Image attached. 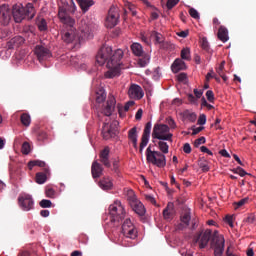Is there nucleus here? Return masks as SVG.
<instances>
[{
	"mask_svg": "<svg viewBox=\"0 0 256 256\" xmlns=\"http://www.w3.org/2000/svg\"><path fill=\"white\" fill-rule=\"evenodd\" d=\"M123 51L121 49L116 50L114 53L109 46H103L96 56L97 63L102 66L106 63V67L109 69L105 73L106 78H113L120 75L121 59L123 58Z\"/></svg>",
	"mask_w": 256,
	"mask_h": 256,
	"instance_id": "obj_1",
	"label": "nucleus"
},
{
	"mask_svg": "<svg viewBox=\"0 0 256 256\" xmlns=\"http://www.w3.org/2000/svg\"><path fill=\"white\" fill-rule=\"evenodd\" d=\"M209 241L212 249H214V256H222L225 250V238L219 231L212 233L211 229H206L205 232L200 231L194 237V243H198L200 249H205Z\"/></svg>",
	"mask_w": 256,
	"mask_h": 256,
	"instance_id": "obj_2",
	"label": "nucleus"
},
{
	"mask_svg": "<svg viewBox=\"0 0 256 256\" xmlns=\"http://www.w3.org/2000/svg\"><path fill=\"white\" fill-rule=\"evenodd\" d=\"M70 30L62 35V40L69 44L76 42H83L93 38V24L90 22L89 18H83L78 26V32L75 33V24L69 26Z\"/></svg>",
	"mask_w": 256,
	"mask_h": 256,
	"instance_id": "obj_3",
	"label": "nucleus"
},
{
	"mask_svg": "<svg viewBox=\"0 0 256 256\" xmlns=\"http://www.w3.org/2000/svg\"><path fill=\"white\" fill-rule=\"evenodd\" d=\"M159 151H152L151 147L149 146L146 150V157L148 163H152V165L158 168H165L166 166V156L169 153V146L166 142L159 141L158 142Z\"/></svg>",
	"mask_w": 256,
	"mask_h": 256,
	"instance_id": "obj_4",
	"label": "nucleus"
},
{
	"mask_svg": "<svg viewBox=\"0 0 256 256\" xmlns=\"http://www.w3.org/2000/svg\"><path fill=\"white\" fill-rule=\"evenodd\" d=\"M58 17L61 23L67 27H73L75 25V19L71 18L69 14H74L77 11L75 1L73 0H58Z\"/></svg>",
	"mask_w": 256,
	"mask_h": 256,
	"instance_id": "obj_5",
	"label": "nucleus"
},
{
	"mask_svg": "<svg viewBox=\"0 0 256 256\" xmlns=\"http://www.w3.org/2000/svg\"><path fill=\"white\" fill-rule=\"evenodd\" d=\"M12 17L15 23H21L23 20H32L36 16V9L33 3H27L24 7L23 4H14L11 10Z\"/></svg>",
	"mask_w": 256,
	"mask_h": 256,
	"instance_id": "obj_6",
	"label": "nucleus"
},
{
	"mask_svg": "<svg viewBox=\"0 0 256 256\" xmlns=\"http://www.w3.org/2000/svg\"><path fill=\"white\" fill-rule=\"evenodd\" d=\"M109 214L113 223H120L126 216L124 206L118 200L109 206Z\"/></svg>",
	"mask_w": 256,
	"mask_h": 256,
	"instance_id": "obj_7",
	"label": "nucleus"
},
{
	"mask_svg": "<svg viewBox=\"0 0 256 256\" xmlns=\"http://www.w3.org/2000/svg\"><path fill=\"white\" fill-rule=\"evenodd\" d=\"M153 139L159 141H172L173 134L170 133V127L165 124H156L152 133Z\"/></svg>",
	"mask_w": 256,
	"mask_h": 256,
	"instance_id": "obj_8",
	"label": "nucleus"
},
{
	"mask_svg": "<svg viewBox=\"0 0 256 256\" xmlns=\"http://www.w3.org/2000/svg\"><path fill=\"white\" fill-rule=\"evenodd\" d=\"M128 201L130 204V207L132 208V210L140 217L144 216L146 213V209L144 207V205L142 204L141 201H139L133 190L129 191V195H128Z\"/></svg>",
	"mask_w": 256,
	"mask_h": 256,
	"instance_id": "obj_9",
	"label": "nucleus"
},
{
	"mask_svg": "<svg viewBox=\"0 0 256 256\" xmlns=\"http://www.w3.org/2000/svg\"><path fill=\"white\" fill-rule=\"evenodd\" d=\"M119 18H120L119 8H116L115 6H111L105 20V26L109 29L114 28L118 24Z\"/></svg>",
	"mask_w": 256,
	"mask_h": 256,
	"instance_id": "obj_10",
	"label": "nucleus"
},
{
	"mask_svg": "<svg viewBox=\"0 0 256 256\" xmlns=\"http://www.w3.org/2000/svg\"><path fill=\"white\" fill-rule=\"evenodd\" d=\"M137 233V229L131 220L129 218L125 219L124 223L122 224V234L124 237L134 240L137 237Z\"/></svg>",
	"mask_w": 256,
	"mask_h": 256,
	"instance_id": "obj_11",
	"label": "nucleus"
},
{
	"mask_svg": "<svg viewBox=\"0 0 256 256\" xmlns=\"http://www.w3.org/2000/svg\"><path fill=\"white\" fill-rule=\"evenodd\" d=\"M34 53L39 62L45 61L48 58L52 57V52L50 48L43 43L35 46Z\"/></svg>",
	"mask_w": 256,
	"mask_h": 256,
	"instance_id": "obj_12",
	"label": "nucleus"
},
{
	"mask_svg": "<svg viewBox=\"0 0 256 256\" xmlns=\"http://www.w3.org/2000/svg\"><path fill=\"white\" fill-rule=\"evenodd\" d=\"M18 203L20 208L25 212H29L34 209V199L30 194L20 195L18 197Z\"/></svg>",
	"mask_w": 256,
	"mask_h": 256,
	"instance_id": "obj_13",
	"label": "nucleus"
},
{
	"mask_svg": "<svg viewBox=\"0 0 256 256\" xmlns=\"http://www.w3.org/2000/svg\"><path fill=\"white\" fill-rule=\"evenodd\" d=\"M12 19V10L7 4L0 6V24L3 26L9 25Z\"/></svg>",
	"mask_w": 256,
	"mask_h": 256,
	"instance_id": "obj_14",
	"label": "nucleus"
},
{
	"mask_svg": "<svg viewBox=\"0 0 256 256\" xmlns=\"http://www.w3.org/2000/svg\"><path fill=\"white\" fill-rule=\"evenodd\" d=\"M151 128H152V123L148 122L145 125L144 132H143V135H142V138H141L140 147H139V152H140L141 155L143 153V149H145V147L149 143Z\"/></svg>",
	"mask_w": 256,
	"mask_h": 256,
	"instance_id": "obj_15",
	"label": "nucleus"
},
{
	"mask_svg": "<svg viewBox=\"0 0 256 256\" xmlns=\"http://www.w3.org/2000/svg\"><path fill=\"white\" fill-rule=\"evenodd\" d=\"M115 105H116V99L113 95H109L108 96V100L106 102V105L104 106L103 108V111L102 113L105 115V116H111L112 115V112L114 111L115 109Z\"/></svg>",
	"mask_w": 256,
	"mask_h": 256,
	"instance_id": "obj_16",
	"label": "nucleus"
},
{
	"mask_svg": "<svg viewBox=\"0 0 256 256\" xmlns=\"http://www.w3.org/2000/svg\"><path fill=\"white\" fill-rule=\"evenodd\" d=\"M129 97L132 99L140 100L144 96V92L139 85L132 84L128 91Z\"/></svg>",
	"mask_w": 256,
	"mask_h": 256,
	"instance_id": "obj_17",
	"label": "nucleus"
},
{
	"mask_svg": "<svg viewBox=\"0 0 256 256\" xmlns=\"http://www.w3.org/2000/svg\"><path fill=\"white\" fill-rule=\"evenodd\" d=\"M109 155H110V148L108 146H106L99 153V161H100V163H102V165L105 168H108V169L111 167V163H110V160H109Z\"/></svg>",
	"mask_w": 256,
	"mask_h": 256,
	"instance_id": "obj_18",
	"label": "nucleus"
},
{
	"mask_svg": "<svg viewBox=\"0 0 256 256\" xmlns=\"http://www.w3.org/2000/svg\"><path fill=\"white\" fill-rule=\"evenodd\" d=\"M91 174L94 180L99 179L103 175V166L97 160L92 163Z\"/></svg>",
	"mask_w": 256,
	"mask_h": 256,
	"instance_id": "obj_19",
	"label": "nucleus"
},
{
	"mask_svg": "<svg viewBox=\"0 0 256 256\" xmlns=\"http://www.w3.org/2000/svg\"><path fill=\"white\" fill-rule=\"evenodd\" d=\"M190 221H191V214L189 211H185L181 215V223L178 224L177 229L180 231L185 230L186 228H188Z\"/></svg>",
	"mask_w": 256,
	"mask_h": 256,
	"instance_id": "obj_20",
	"label": "nucleus"
},
{
	"mask_svg": "<svg viewBox=\"0 0 256 256\" xmlns=\"http://www.w3.org/2000/svg\"><path fill=\"white\" fill-rule=\"evenodd\" d=\"M102 136L106 141L115 136V129L112 128L108 123H104L102 127Z\"/></svg>",
	"mask_w": 256,
	"mask_h": 256,
	"instance_id": "obj_21",
	"label": "nucleus"
},
{
	"mask_svg": "<svg viewBox=\"0 0 256 256\" xmlns=\"http://www.w3.org/2000/svg\"><path fill=\"white\" fill-rule=\"evenodd\" d=\"M98 186L103 190V191H110L113 188V183L110 177H103L100 179L98 182Z\"/></svg>",
	"mask_w": 256,
	"mask_h": 256,
	"instance_id": "obj_22",
	"label": "nucleus"
},
{
	"mask_svg": "<svg viewBox=\"0 0 256 256\" xmlns=\"http://www.w3.org/2000/svg\"><path fill=\"white\" fill-rule=\"evenodd\" d=\"M128 139H130V141L132 142L134 149H138V133L136 127H133L129 130Z\"/></svg>",
	"mask_w": 256,
	"mask_h": 256,
	"instance_id": "obj_23",
	"label": "nucleus"
},
{
	"mask_svg": "<svg viewBox=\"0 0 256 256\" xmlns=\"http://www.w3.org/2000/svg\"><path fill=\"white\" fill-rule=\"evenodd\" d=\"M171 69L174 73H178L179 71L186 69V64L182 59H176Z\"/></svg>",
	"mask_w": 256,
	"mask_h": 256,
	"instance_id": "obj_24",
	"label": "nucleus"
},
{
	"mask_svg": "<svg viewBox=\"0 0 256 256\" xmlns=\"http://www.w3.org/2000/svg\"><path fill=\"white\" fill-rule=\"evenodd\" d=\"M218 40L223 43H226L229 40L228 30L225 26H220V28H218Z\"/></svg>",
	"mask_w": 256,
	"mask_h": 256,
	"instance_id": "obj_25",
	"label": "nucleus"
},
{
	"mask_svg": "<svg viewBox=\"0 0 256 256\" xmlns=\"http://www.w3.org/2000/svg\"><path fill=\"white\" fill-rule=\"evenodd\" d=\"M78 4L82 10L83 13H87L89 11V8L94 5L93 0H78Z\"/></svg>",
	"mask_w": 256,
	"mask_h": 256,
	"instance_id": "obj_26",
	"label": "nucleus"
},
{
	"mask_svg": "<svg viewBox=\"0 0 256 256\" xmlns=\"http://www.w3.org/2000/svg\"><path fill=\"white\" fill-rule=\"evenodd\" d=\"M34 167H40V168H45L46 167V162L41 161V160H32L28 162V169L30 171L33 170Z\"/></svg>",
	"mask_w": 256,
	"mask_h": 256,
	"instance_id": "obj_27",
	"label": "nucleus"
},
{
	"mask_svg": "<svg viewBox=\"0 0 256 256\" xmlns=\"http://www.w3.org/2000/svg\"><path fill=\"white\" fill-rule=\"evenodd\" d=\"M131 50L135 56L141 57L144 54L143 48L139 43H133Z\"/></svg>",
	"mask_w": 256,
	"mask_h": 256,
	"instance_id": "obj_28",
	"label": "nucleus"
},
{
	"mask_svg": "<svg viewBox=\"0 0 256 256\" xmlns=\"http://www.w3.org/2000/svg\"><path fill=\"white\" fill-rule=\"evenodd\" d=\"M125 13L126 14L130 13L133 17H135L137 15L136 6H134L133 3L126 1L125 2Z\"/></svg>",
	"mask_w": 256,
	"mask_h": 256,
	"instance_id": "obj_29",
	"label": "nucleus"
},
{
	"mask_svg": "<svg viewBox=\"0 0 256 256\" xmlns=\"http://www.w3.org/2000/svg\"><path fill=\"white\" fill-rule=\"evenodd\" d=\"M198 167H200L204 173H207L210 170L209 162L205 158H200V160H198Z\"/></svg>",
	"mask_w": 256,
	"mask_h": 256,
	"instance_id": "obj_30",
	"label": "nucleus"
},
{
	"mask_svg": "<svg viewBox=\"0 0 256 256\" xmlns=\"http://www.w3.org/2000/svg\"><path fill=\"white\" fill-rule=\"evenodd\" d=\"M20 121L24 126L29 127L32 121L30 114L28 113L21 114Z\"/></svg>",
	"mask_w": 256,
	"mask_h": 256,
	"instance_id": "obj_31",
	"label": "nucleus"
},
{
	"mask_svg": "<svg viewBox=\"0 0 256 256\" xmlns=\"http://www.w3.org/2000/svg\"><path fill=\"white\" fill-rule=\"evenodd\" d=\"M36 183L43 185L47 182V175L43 172H38L35 177Z\"/></svg>",
	"mask_w": 256,
	"mask_h": 256,
	"instance_id": "obj_32",
	"label": "nucleus"
},
{
	"mask_svg": "<svg viewBox=\"0 0 256 256\" xmlns=\"http://www.w3.org/2000/svg\"><path fill=\"white\" fill-rule=\"evenodd\" d=\"M173 204L169 203L168 206L163 211V217L165 220H170L172 218Z\"/></svg>",
	"mask_w": 256,
	"mask_h": 256,
	"instance_id": "obj_33",
	"label": "nucleus"
},
{
	"mask_svg": "<svg viewBox=\"0 0 256 256\" xmlns=\"http://www.w3.org/2000/svg\"><path fill=\"white\" fill-rule=\"evenodd\" d=\"M134 104H135L134 101H129V102H127V103L125 104L124 107L118 106L119 115H120L121 117H123V116H124L123 111H124V112L129 111L130 107H132Z\"/></svg>",
	"mask_w": 256,
	"mask_h": 256,
	"instance_id": "obj_34",
	"label": "nucleus"
},
{
	"mask_svg": "<svg viewBox=\"0 0 256 256\" xmlns=\"http://www.w3.org/2000/svg\"><path fill=\"white\" fill-rule=\"evenodd\" d=\"M38 29L41 32H45L48 31V24H47V20H45V18H41V20H39V22L37 23Z\"/></svg>",
	"mask_w": 256,
	"mask_h": 256,
	"instance_id": "obj_35",
	"label": "nucleus"
},
{
	"mask_svg": "<svg viewBox=\"0 0 256 256\" xmlns=\"http://www.w3.org/2000/svg\"><path fill=\"white\" fill-rule=\"evenodd\" d=\"M183 114L184 117L191 122H195L197 119V115L194 112H190L189 110H186Z\"/></svg>",
	"mask_w": 256,
	"mask_h": 256,
	"instance_id": "obj_36",
	"label": "nucleus"
},
{
	"mask_svg": "<svg viewBox=\"0 0 256 256\" xmlns=\"http://www.w3.org/2000/svg\"><path fill=\"white\" fill-rule=\"evenodd\" d=\"M151 37L155 39V42L157 44H161L164 42V37L160 33H157L156 31H153L151 33Z\"/></svg>",
	"mask_w": 256,
	"mask_h": 256,
	"instance_id": "obj_37",
	"label": "nucleus"
},
{
	"mask_svg": "<svg viewBox=\"0 0 256 256\" xmlns=\"http://www.w3.org/2000/svg\"><path fill=\"white\" fill-rule=\"evenodd\" d=\"M39 206L43 209H47V208H52L53 206V203L51 200H48V199H42L40 202H39Z\"/></svg>",
	"mask_w": 256,
	"mask_h": 256,
	"instance_id": "obj_38",
	"label": "nucleus"
},
{
	"mask_svg": "<svg viewBox=\"0 0 256 256\" xmlns=\"http://www.w3.org/2000/svg\"><path fill=\"white\" fill-rule=\"evenodd\" d=\"M30 151H31V146H30V144H29L28 142H24V143L22 144V147H21V153H22L23 155H29Z\"/></svg>",
	"mask_w": 256,
	"mask_h": 256,
	"instance_id": "obj_39",
	"label": "nucleus"
},
{
	"mask_svg": "<svg viewBox=\"0 0 256 256\" xmlns=\"http://www.w3.org/2000/svg\"><path fill=\"white\" fill-rule=\"evenodd\" d=\"M181 58H182V60H186V61H189L191 59L190 50L188 48L182 50Z\"/></svg>",
	"mask_w": 256,
	"mask_h": 256,
	"instance_id": "obj_40",
	"label": "nucleus"
},
{
	"mask_svg": "<svg viewBox=\"0 0 256 256\" xmlns=\"http://www.w3.org/2000/svg\"><path fill=\"white\" fill-rule=\"evenodd\" d=\"M200 46L202 47V49H204L207 52L210 50V46L207 38H202V40H200Z\"/></svg>",
	"mask_w": 256,
	"mask_h": 256,
	"instance_id": "obj_41",
	"label": "nucleus"
},
{
	"mask_svg": "<svg viewBox=\"0 0 256 256\" xmlns=\"http://www.w3.org/2000/svg\"><path fill=\"white\" fill-rule=\"evenodd\" d=\"M20 40V41H23V38H20V37H16V38H13L12 40H10L8 43H7V47L8 49H14V47L16 46V42Z\"/></svg>",
	"mask_w": 256,
	"mask_h": 256,
	"instance_id": "obj_42",
	"label": "nucleus"
},
{
	"mask_svg": "<svg viewBox=\"0 0 256 256\" xmlns=\"http://www.w3.org/2000/svg\"><path fill=\"white\" fill-rule=\"evenodd\" d=\"M45 194H46L47 198L53 199V198H55L56 192L53 188H47L45 191Z\"/></svg>",
	"mask_w": 256,
	"mask_h": 256,
	"instance_id": "obj_43",
	"label": "nucleus"
},
{
	"mask_svg": "<svg viewBox=\"0 0 256 256\" xmlns=\"http://www.w3.org/2000/svg\"><path fill=\"white\" fill-rule=\"evenodd\" d=\"M189 14L192 18H194L196 20L200 19V14L197 10H195V8H190Z\"/></svg>",
	"mask_w": 256,
	"mask_h": 256,
	"instance_id": "obj_44",
	"label": "nucleus"
},
{
	"mask_svg": "<svg viewBox=\"0 0 256 256\" xmlns=\"http://www.w3.org/2000/svg\"><path fill=\"white\" fill-rule=\"evenodd\" d=\"M234 217L232 215L225 216V222L229 225L230 228H234Z\"/></svg>",
	"mask_w": 256,
	"mask_h": 256,
	"instance_id": "obj_45",
	"label": "nucleus"
},
{
	"mask_svg": "<svg viewBox=\"0 0 256 256\" xmlns=\"http://www.w3.org/2000/svg\"><path fill=\"white\" fill-rule=\"evenodd\" d=\"M245 223L247 224H254L256 221V217L254 214H249L246 218H245Z\"/></svg>",
	"mask_w": 256,
	"mask_h": 256,
	"instance_id": "obj_46",
	"label": "nucleus"
},
{
	"mask_svg": "<svg viewBox=\"0 0 256 256\" xmlns=\"http://www.w3.org/2000/svg\"><path fill=\"white\" fill-rule=\"evenodd\" d=\"M166 122L168 123V125L170 126L169 128H172V129H175L177 128V124L175 122V120L169 116L167 119H166Z\"/></svg>",
	"mask_w": 256,
	"mask_h": 256,
	"instance_id": "obj_47",
	"label": "nucleus"
},
{
	"mask_svg": "<svg viewBox=\"0 0 256 256\" xmlns=\"http://www.w3.org/2000/svg\"><path fill=\"white\" fill-rule=\"evenodd\" d=\"M178 3H179V0H168L166 6H167L168 10H171V9H173Z\"/></svg>",
	"mask_w": 256,
	"mask_h": 256,
	"instance_id": "obj_48",
	"label": "nucleus"
},
{
	"mask_svg": "<svg viewBox=\"0 0 256 256\" xmlns=\"http://www.w3.org/2000/svg\"><path fill=\"white\" fill-rule=\"evenodd\" d=\"M105 99H106V94L104 92L97 93V96H96L97 103H102L104 102Z\"/></svg>",
	"mask_w": 256,
	"mask_h": 256,
	"instance_id": "obj_49",
	"label": "nucleus"
},
{
	"mask_svg": "<svg viewBox=\"0 0 256 256\" xmlns=\"http://www.w3.org/2000/svg\"><path fill=\"white\" fill-rule=\"evenodd\" d=\"M149 60H150V58L149 57H145V58H143V59H139V61H138V65L140 66V67H146V65L149 63Z\"/></svg>",
	"mask_w": 256,
	"mask_h": 256,
	"instance_id": "obj_50",
	"label": "nucleus"
},
{
	"mask_svg": "<svg viewBox=\"0 0 256 256\" xmlns=\"http://www.w3.org/2000/svg\"><path fill=\"white\" fill-rule=\"evenodd\" d=\"M206 99H208L210 101V103L214 102L215 96H214L213 91H211V90L206 91Z\"/></svg>",
	"mask_w": 256,
	"mask_h": 256,
	"instance_id": "obj_51",
	"label": "nucleus"
},
{
	"mask_svg": "<svg viewBox=\"0 0 256 256\" xmlns=\"http://www.w3.org/2000/svg\"><path fill=\"white\" fill-rule=\"evenodd\" d=\"M207 122V116L205 114H200V117H198V124L204 125Z\"/></svg>",
	"mask_w": 256,
	"mask_h": 256,
	"instance_id": "obj_52",
	"label": "nucleus"
},
{
	"mask_svg": "<svg viewBox=\"0 0 256 256\" xmlns=\"http://www.w3.org/2000/svg\"><path fill=\"white\" fill-rule=\"evenodd\" d=\"M249 201V198L248 197H245L241 200H239L238 202H236V206L237 207H243L244 205H246Z\"/></svg>",
	"mask_w": 256,
	"mask_h": 256,
	"instance_id": "obj_53",
	"label": "nucleus"
},
{
	"mask_svg": "<svg viewBox=\"0 0 256 256\" xmlns=\"http://www.w3.org/2000/svg\"><path fill=\"white\" fill-rule=\"evenodd\" d=\"M204 143H206V138L202 136L195 140V147H199V145H204Z\"/></svg>",
	"mask_w": 256,
	"mask_h": 256,
	"instance_id": "obj_54",
	"label": "nucleus"
},
{
	"mask_svg": "<svg viewBox=\"0 0 256 256\" xmlns=\"http://www.w3.org/2000/svg\"><path fill=\"white\" fill-rule=\"evenodd\" d=\"M48 135L46 132L41 131L38 133V141H45L47 139Z\"/></svg>",
	"mask_w": 256,
	"mask_h": 256,
	"instance_id": "obj_55",
	"label": "nucleus"
},
{
	"mask_svg": "<svg viewBox=\"0 0 256 256\" xmlns=\"http://www.w3.org/2000/svg\"><path fill=\"white\" fill-rule=\"evenodd\" d=\"M183 151L189 155L192 151L191 145L189 143L184 144Z\"/></svg>",
	"mask_w": 256,
	"mask_h": 256,
	"instance_id": "obj_56",
	"label": "nucleus"
},
{
	"mask_svg": "<svg viewBox=\"0 0 256 256\" xmlns=\"http://www.w3.org/2000/svg\"><path fill=\"white\" fill-rule=\"evenodd\" d=\"M200 151H202V153H207L208 155L213 156V152L206 146L200 147Z\"/></svg>",
	"mask_w": 256,
	"mask_h": 256,
	"instance_id": "obj_57",
	"label": "nucleus"
},
{
	"mask_svg": "<svg viewBox=\"0 0 256 256\" xmlns=\"http://www.w3.org/2000/svg\"><path fill=\"white\" fill-rule=\"evenodd\" d=\"M194 94L196 95V99H200L203 95V90L194 89Z\"/></svg>",
	"mask_w": 256,
	"mask_h": 256,
	"instance_id": "obj_58",
	"label": "nucleus"
},
{
	"mask_svg": "<svg viewBox=\"0 0 256 256\" xmlns=\"http://www.w3.org/2000/svg\"><path fill=\"white\" fill-rule=\"evenodd\" d=\"M202 130H204V127L203 126H200V127H194L193 128V133L192 135H197L198 133H200Z\"/></svg>",
	"mask_w": 256,
	"mask_h": 256,
	"instance_id": "obj_59",
	"label": "nucleus"
},
{
	"mask_svg": "<svg viewBox=\"0 0 256 256\" xmlns=\"http://www.w3.org/2000/svg\"><path fill=\"white\" fill-rule=\"evenodd\" d=\"M220 155H222V157H226L227 159H229V157H231L230 154L228 153V151L225 149L220 150Z\"/></svg>",
	"mask_w": 256,
	"mask_h": 256,
	"instance_id": "obj_60",
	"label": "nucleus"
},
{
	"mask_svg": "<svg viewBox=\"0 0 256 256\" xmlns=\"http://www.w3.org/2000/svg\"><path fill=\"white\" fill-rule=\"evenodd\" d=\"M188 100L193 104L197 102V98L193 94H188Z\"/></svg>",
	"mask_w": 256,
	"mask_h": 256,
	"instance_id": "obj_61",
	"label": "nucleus"
},
{
	"mask_svg": "<svg viewBox=\"0 0 256 256\" xmlns=\"http://www.w3.org/2000/svg\"><path fill=\"white\" fill-rule=\"evenodd\" d=\"M142 115H143V110L142 109H139L135 115V118L136 120H141L142 118Z\"/></svg>",
	"mask_w": 256,
	"mask_h": 256,
	"instance_id": "obj_62",
	"label": "nucleus"
},
{
	"mask_svg": "<svg viewBox=\"0 0 256 256\" xmlns=\"http://www.w3.org/2000/svg\"><path fill=\"white\" fill-rule=\"evenodd\" d=\"M186 79H187V75H186L185 73H181V74L178 75V80H179L180 82H183V81H185Z\"/></svg>",
	"mask_w": 256,
	"mask_h": 256,
	"instance_id": "obj_63",
	"label": "nucleus"
},
{
	"mask_svg": "<svg viewBox=\"0 0 256 256\" xmlns=\"http://www.w3.org/2000/svg\"><path fill=\"white\" fill-rule=\"evenodd\" d=\"M177 35L181 38H186L189 35V31H182L177 33Z\"/></svg>",
	"mask_w": 256,
	"mask_h": 256,
	"instance_id": "obj_64",
	"label": "nucleus"
}]
</instances>
